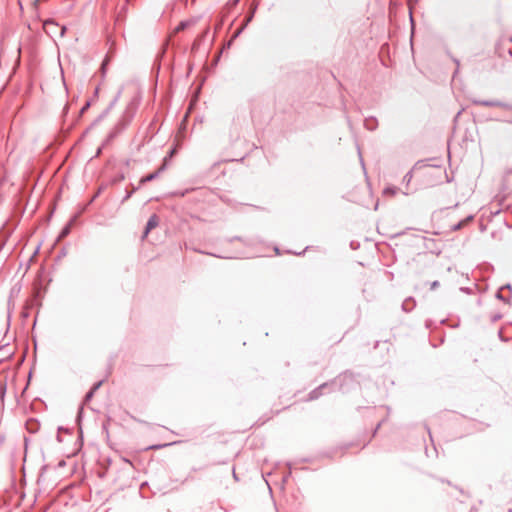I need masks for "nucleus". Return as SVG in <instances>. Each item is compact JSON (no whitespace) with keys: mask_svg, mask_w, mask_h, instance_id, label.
Listing matches in <instances>:
<instances>
[{"mask_svg":"<svg viewBox=\"0 0 512 512\" xmlns=\"http://www.w3.org/2000/svg\"><path fill=\"white\" fill-rule=\"evenodd\" d=\"M166 169L165 162L155 172L149 173L140 179L139 184L144 185L147 182L153 181L159 177V175Z\"/></svg>","mask_w":512,"mask_h":512,"instance_id":"6","label":"nucleus"},{"mask_svg":"<svg viewBox=\"0 0 512 512\" xmlns=\"http://www.w3.org/2000/svg\"><path fill=\"white\" fill-rule=\"evenodd\" d=\"M452 61H453V62L455 63V65H456V69H455L454 74H453V77H455V76L458 74L459 69H460V61H459V59H458V58H455V57H452Z\"/></svg>","mask_w":512,"mask_h":512,"instance_id":"14","label":"nucleus"},{"mask_svg":"<svg viewBox=\"0 0 512 512\" xmlns=\"http://www.w3.org/2000/svg\"><path fill=\"white\" fill-rule=\"evenodd\" d=\"M496 298L499 299V300H502L504 302H507L508 300L502 295V290L501 288L497 291L496 293Z\"/></svg>","mask_w":512,"mask_h":512,"instance_id":"20","label":"nucleus"},{"mask_svg":"<svg viewBox=\"0 0 512 512\" xmlns=\"http://www.w3.org/2000/svg\"><path fill=\"white\" fill-rule=\"evenodd\" d=\"M504 289H509L511 290V285L510 284H506L504 286L501 287V290H504Z\"/></svg>","mask_w":512,"mask_h":512,"instance_id":"26","label":"nucleus"},{"mask_svg":"<svg viewBox=\"0 0 512 512\" xmlns=\"http://www.w3.org/2000/svg\"><path fill=\"white\" fill-rule=\"evenodd\" d=\"M125 179V176L124 174H120L119 176H117V178L115 179V182H118V181H122Z\"/></svg>","mask_w":512,"mask_h":512,"instance_id":"25","label":"nucleus"},{"mask_svg":"<svg viewBox=\"0 0 512 512\" xmlns=\"http://www.w3.org/2000/svg\"><path fill=\"white\" fill-rule=\"evenodd\" d=\"M439 285H440V284H439V281H437V280H436V281H433V282L431 283V285H430V289H431V290H435L437 287H439Z\"/></svg>","mask_w":512,"mask_h":512,"instance_id":"24","label":"nucleus"},{"mask_svg":"<svg viewBox=\"0 0 512 512\" xmlns=\"http://www.w3.org/2000/svg\"><path fill=\"white\" fill-rule=\"evenodd\" d=\"M413 178L412 171L407 172L403 177V182H405L407 185L410 183V181Z\"/></svg>","mask_w":512,"mask_h":512,"instance_id":"15","label":"nucleus"},{"mask_svg":"<svg viewBox=\"0 0 512 512\" xmlns=\"http://www.w3.org/2000/svg\"><path fill=\"white\" fill-rule=\"evenodd\" d=\"M103 384V380L101 381H98L96 382L92 387H91V391H93V393L95 394V392L101 387V385Z\"/></svg>","mask_w":512,"mask_h":512,"instance_id":"18","label":"nucleus"},{"mask_svg":"<svg viewBox=\"0 0 512 512\" xmlns=\"http://www.w3.org/2000/svg\"><path fill=\"white\" fill-rule=\"evenodd\" d=\"M120 95H121V91H119L117 93V95L115 96V98L111 101V103L109 104V106L94 120V122L92 123L91 126H95L96 124H98L99 122H101L110 112V110L114 107V105L117 103V101L119 100L120 98Z\"/></svg>","mask_w":512,"mask_h":512,"instance_id":"4","label":"nucleus"},{"mask_svg":"<svg viewBox=\"0 0 512 512\" xmlns=\"http://www.w3.org/2000/svg\"><path fill=\"white\" fill-rule=\"evenodd\" d=\"M174 153H175V149H172V150L170 151L169 156L171 157Z\"/></svg>","mask_w":512,"mask_h":512,"instance_id":"33","label":"nucleus"},{"mask_svg":"<svg viewBox=\"0 0 512 512\" xmlns=\"http://www.w3.org/2000/svg\"><path fill=\"white\" fill-rule=\"evenodd\" d=\"M162 445H154V446H151L150 449H158V448H161Z\"/></svg>","mask_w":512,"mask_h":512,"instance_id":"29","label":"nucleus"},{"mask_svg":"<svg viewBox=\"0 0 512 512\" xmlns=\"http://www.w3.org/2000/svg\"><path fill=\"white\" fill-rule=\"evenodd\" d=\"M252 17H253V13L247 18V22L251 21Z\"/></svg>","mask_w":512,"mask_h":512,"instance_id":"32","label":"nucleus"},{"mask_svg":"<svg viewBox=\"0 0 512 512\" xmlns=\"http://www.w3.org/2000/svg\"><path fill=\"white\" fill-rule=\"evenodd\" d=\"M93 396H94L93 391L89 390L84 397V400H83L84 404L88 403L93 398Z\"/></svg>","mask_w":512,"mask_h":512,"instance_id":"16","label":"nucleus"},{"mask_svg":"<svg viewBox=\"0 0 512 512\" xmlns=\"http://www.w3.org/2000/svg\"><path fill=\"white\" fill-rule=\"evenodd\" d=\"M275 251L277 254H279V249L277 247L275 248Z\"/></svg>","mask_w":512,"mask_h":512,"instance_id":"35","label":"nucleus"},{"mask_svg":"<svg viewBox=\"0 0 512 512\" xmlns=\"http://www.w3.org/2000/svg\"><path fill=\"white\" fill-rule=\"evenodd\" d=\"M472 219H473V215H469L464 220H462V221L458 222L457 224L453 225L452 226V230L453 231L460 230L467 222L471 221Z\"/></svg>","mask_w":512,"mask_h":512,"instance_id":"11","label":"nucleus"},{"mask_svg":"<svg viewBox=\"0 0 512 512\" xmlns=\"http://www.w3.org/2000/svg\"><path fill=\"white\" fill-rule=\"evenodd\" d=\"M58 30H59V36L60 37H63L65 35V32H66V27L65 26H62V27H58Z\"/></svg>","mask_w":512,"mask_h":512,"instance_id":"22","label":"nucleus"},{"mask_svg":"<svg viewBox=\"0 0 512 512\" xmlns=\"http://www.w3.org/2000/svg\"><path fill=\"white\" fill-rule=\"evenodd\" d=\"M108 62H109V58L106 56L101 64V70H102L103 74H105L106 66H107Z\"/></svg>","mask_w":512,"mask_h":512,"instance_id":"19","label":"nucleus"},{"mask_svg":"<svg viewBox=\"0 0 512 512\" xmlns=\"http://www.w3.org/2000/svg\"><path fill=\"white\" fill-rule=\"evenodd\" d=\"M158 225V217L154 214L152 215L147 223H146V226H145V230H144V233H143V238L147 237V235L149 234V232L154 229L156 226Z\"/></svg>","mask_w":512,"mask_h":512,"instance_id":"8","label":"nucleus"},{"mask_svg":"<svg viewBox=\"0 0 512 512\" xmlns=\"http://www.w3.org/2000/svg\"><path fill=\"white\" fill-rule=\"evenodd\" d=\"M91 105V102L90 101H86V103L84 104V106L80 109L79 111V116H81L82 114L85 113V111L90 107Z\"/></svg>","mask_w":512,"mask_h":512,"instance_id":"17","label":"nucleus"},{"mask_svg":"<svg viewBox=\"0 0 512 512\" xmlns=\"http://www.w3.org/2000/svg\"><path fill=\"white\" fill-rule=\"evenodd\" d=\"M76 219H77V215H74L69 220V222L62 228V230L59 233L58 240H61L69 235L71 228H72L73 224L75 223Z\"/></svg>","mask_w":512,"mask_h":512,"instance_id":"7","label":"nucleus"},{"mask_svg":"<svg viewBox=\"0 0 512 512\" xmlns=\"http://www.w3.org/2000/svg\"><path fill=\"white\" fill-rule=\"evenodd\" d=\"M233 240H239V241H240V240H241V237L236 236V237H234V238L230 239V242H232Z\"/></svg>","mask_w":512,"mask_h":512,"instance_id":"30","label":"nucleus"},{"mask_svg":"<svg viewBox=\"0 0 512 512\" xmlns=\"http://www.w3.org/2000/svg\"><path fill=\"white\" fill-rule=\"evenodd\" d=\"M347 379H351V376L349 374L345 373V374L339 376L338 378H336L335 380H333L331 383L326 382V383L321 384L319 387L315 388L314 390H312L309 393L308 399L311 401L318 399L322 395L323 389H325L331 385H336L337 383L341 384L342 381H345Z\"/></svg>","mask_w":512,"mask_h":512,"instance_id":"2","label":"nucleus"},{"mask_svg":"<svg viewBox=\"0 0 512 512\" xmlns=\"http://www.w3.org/2000/svg\"><path fill=\"white\" fill-rule=\"evenodd\" d=\"M43 29L47 35L52 37L58 33V24L53 19H47L43 22Z\"/></svg>","mask_w":512,"mask_h":512,"instance_id":"5","label":"nucleus"},{"mask_svg":"<svg viewBox=\"0 0 512 512\" xmlns=\"http://www.w3.org/2000/svg\"><path fill=\"white\" fill-rule=\"evenodd\" d=\"M381 423L377 424V427L375 429V432L377 431V429L380 427Z\"/></svg>","mask_w":512,"mask_h":512,"instance_id":"34","label":"nucleus"},{"mask_svg":"<svg viewBox=\"0 0 512 512\" xmlns=\"http://www.w3.org/2000/svg\"><path fill=\"white\" fill-rule=\"evenodd\" d=\"M415 305V301L412 297H409L404 300L402 303V309L406 312L410 311Z\"/></svg>","mask_w":512,"mask_h":512,"instance_id":"10","label":"nucleus"},{"mask_svg":"<svg viewBox=\"0 0 512 512\" xmlns=\"http://www.w3.org/2000/svg\"><path fill=\"white\" fill-rule=\"evenodd\" d=\"M398 191V188L395 187V186H389V187H386L384 190H383V194L384 195H389V196H394Z\"/></svg>","mask_w":512,"mask_h":512,"instance_id":"12","label":"nucleus"},{"mask_svg":"<svg viewBox=\"0 0 512 512\" xmlns=\"http://www.w3.org/2000/svg\"><path fill=\"white\" fill-rule=\"evenodd\" d=\"M133 195V191H127L126 195L124 196L122 202L127 201L131 196Z\"/></svg>","mask_w":512,"mask_h":512,"instance_id":"23","label":"nucleus"},{"mask_svg":"<svg viewBox=\"0 0 512 512\" xmlns=\"http://www.w3.org/2000/svg\"><path fill=\"white\" fill-rule=\"evenodd\" d=\"M378 122L374 117H369L364 120V126L366 129L373 131L377 128Z\"/></svg>","mask_w":512,"mask_h":512,"instance_id":"9","label":"nucleus"},{"mask_svg":"<svg viewBox=\"0 0 512 512\" xmlns=\"http://www.w3.org/2000/svg\"><path fill=\"white\" fill-rule=\"evenodd\" d=\"M358 153H359L361 165H362V167H364V161H363V158L361 157V153H360L359 149H358Z\"/></svg>","mask_w":512,"mask_h":512,"instance_id":"27","label":"nucleus"},{"mask_svg":"<svg viewBox=\"0 0 512 512\" xmlns=\"http://www.w3.org/2000/svg\"><path fill=\"white\" fill-rule=\"evenodd\" d=\"M7 384L6 382H2L0 385L1 397L3 398L6 393Z\"/></svg>","mask_w":512,"mask_h":512,"instance_id":"21","label":"nucleus"},{"mask_svg":"<svg viewBox=\"0 0 512 512\" xmlns=\"http://www.w3.org/2000/svg\"><path fill=\"white\" fill-rule=\"evenodd\" d=\"M473 104L485 107H501L504 109L512 110V105L498 100H472Z\"/></svg>","mask_w":512,"mask_h":512,"instance_id":"3","label":"nucleus"},{"mask_svg":"<svg viewBox=\"0 0 512 512\" xmlns=\"http://www.w3.org/2000/svg\"><path fill=\"white\" fill-rule=\"evenodd\" d=\"M134 114L135 109L132 107V103H130L123 112L121 118L108 133L104 143L107 144L113 141L118 135H120L129 126L134 117Z\"/></svg>","mask_w":512,"mask_h":512,"instance_id":"1","label":"nucleus"},{"mask_svg":"<svg viewBox=\"0 0 512 512\" xmlns=\"http://www.w3.org/2000/svg\"><path fill=\"white\" fill-rule=\"evenodd\" d=\"M232 473H233V478H234L235 480H238V477H237V474H236V472H235V469H234V468H233Z\"/></svg>","mask_w":512,"mask_h":512,"instance_id":"28","label":"nucleus"},{"mask_svg":"<svg viewBox=\"0 0 512 512\" xmlns=\"http://www.w3.org/2000/svg\"><path fill=\"white\" fill-rule=\"evenodd\" d=\"M140 186L141 185H139L138 187H133V189L131 191H133V193H134L135 191H137L139 189Z\"/></svg>","mask_w":512,"mask_h":512,"instance_id":"31","label":"nucleus"},{"mask_svg":"<svg viewBox=\"0 0 512 512\" xmlns=\"http://www.w3.org/2000/svg\"><path fill=\"white\" fill-rule=\"evenodd\" d=\"M190 25V22L189 21H181L177 27L175 28V32L176 33H179L183 30H185L188 26Z\"/></svg>","mask_w":512,"mask_h":512,"instance_id":"13","label":"nucleus"}]
</instances>
